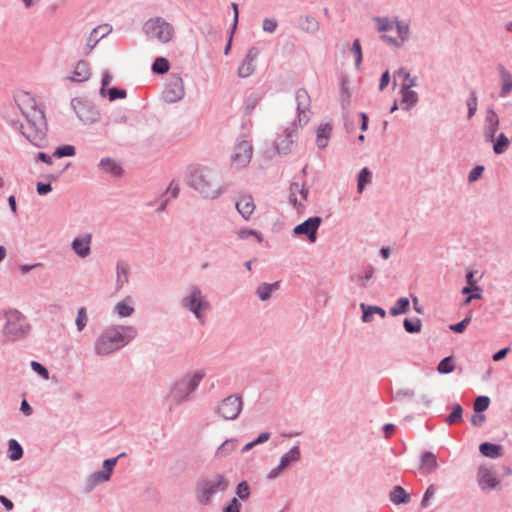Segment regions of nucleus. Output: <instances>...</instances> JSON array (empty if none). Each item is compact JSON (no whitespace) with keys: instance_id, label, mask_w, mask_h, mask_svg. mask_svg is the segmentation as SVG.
Here are the masks:
<instances>
[{"instance_id":"c85d7f7f","label":"nucleus","mask_w":512,"mask_h":512,"mask_svg":"<svg viewBox=\"0 0 512 512\" xmlns=\"http://www.w3.org/2000/svg\"><path fill=\"white\" fill-rule=\"evenodd\" d=\"M424 473H432L437 468V457L430 451L421 454L420 467Z\"/></svg>"},{"instance_id":"ea45409f","label":"nucleus","mask_w":512,"mask_h":512,"mask_svg":"<svg viewBox=\"0 0 512 512\" xmlns=\"http://www.w3.org/2000/svg\"><path fill=\"white\" fill-rule=\"evenodd\" d=\"M404 329L407 333L414 334L419 333L422 328V322L419 318H406L403 321Z\"/></svg>"},{"instance_id":"412c9836","label":"nucleus","mask_w":512,"mask_h":512,"mask_svg":"<svg viewBox=\"0 0 512 512\" xmlns=\"http://www.w3.org/2000/svg\"><path fill=\"white\" fill-rule=\"evenodd\" d=\"M91 236L87 234L85 237H77L75 238L72 243L71 247L73 251L81 258H85L90 254L91 248Z\"/></svg>"},{"instance_id":"9d476101","label":"nucleus","mask_w":512,"mask_h":512,"mask_svg":"<svg viewBox=\"0 0 512 512\" xmlns=\"http://www.w3.org/2000/svg\"><path fill=\"white\" fill-rule=\"evenodd\" d=\"M242 409V397L236 394H232L219 402L216 408V413L224 420H235L240 415Z\"/></svg>"},{"instance_id":"f257e3e1","label":"nucleus","mask_w":512,"mask_h":512,"mask_svg":"<svg viewBox=\"0 0 512 512\" xmlns=\"http://www.w3.org/2000/svg\"><path fill=\"white\" fill-rule=\"evenodd\" d=\"M186 184L197 191L202 198L214 200L219 198L228 188L216 169L192 165L186 171Z\"/></svg>"},{"instance_id":"bb28decb","label":"nucleus","mask_w":512,"mask_h":512,"mask_svg":"<svg viewBox=\"0 0 512 512\" xmlns=\"http://www.w3.org/2000/svg\"><path fill=\"white\" fill-rule=\"evenodd\" d=\"M390 501L395 505L407 504L410 502L411 497L410 494L406 492V490L400 486H394L389 493Z\"/></svg>"},{"instance_id":"2f4dec72","label":"nucleus","mask_w":512,"mask_h":512,"mask_svg":"<svg viewBox=\"0 0 512 512\" xmlns=\"http://www.w3.org/2000/svg\"><path fill=\"white\" fill-rule=\"evenodd\" d=\"M110 476L102 470L92 473L86 481V491H92L97 485L110 480Z\"/></svg>"},{"instance_id":"e2e57ef3","label":"nucleus","mask_w":512,"mask_h":512,"mask_svg":"<svg viewBox=\"0 0 512 512\" xmlns=\"http://www.w3.org/2000/svg\"><path fill=\"white\" fill-rule=\"evenodd\" d=\"M414 395H415V392L413 389L404 388V389H399L393 396V399L395 401H401L403 398H412Z\"/></svg>"},{"instance_id":"2eb2a0df","label":"nucleus","mask_w":512,"mask_h":512,"mask_svg":"<svg viewBox=\"0 0 512 512\" xmlns=\"http://www.w3.org/2000/svg\"><path fill=\"white\" fill-rule=\"evenodd\" d=\"M322 223V218L313 216L294 227L293 232L296 235H305L312 243L316 241L317 231Z\"/></svg>"},{"instance_id":"9b49d317","label":"nucleus","mask_w":512,"mask_h":512,"mask_svg":"<svg viewBox=\"0 0 512 512\" xmlns=\"http://www.w3.org/2000/svg\"><path fill=\"white\" fill-rule=\"evenodd\" d=\"M185 95L184 83L181 76L172 74L168 79L162 98L166 103H175L181 100Z\"/></svg>"},{"instance_id":"4d7b16f0","label":"nucleus","mask_w":512,"mask_h":512,"mask_svg":"<svg viewBox=\"0 0 512 512\" xmlns=\"http://www.w3.org/2000/svg\"><path fill=\"white\" fill-rule=\"evenodd\" d=\"M123 456H125V453H121L115 458L105 459L103 461V470L102 471L106 472L107 475H109L111 477L112 470L115 467V465L117 464L118 459Z\"/></svg>"},{"instance_id":"c03bdc74","label":"nucleus","mask_w":512,"mask_h":512,"mask_svg":"<svg viewBox=\"0 0 512 512\" xmlns=\"http://www.w3.org/2000/svg\"><path fill=\"white\" fill-rule=\"evenodd\" d=\"M466 105L468 109L467 118L471 119L475 115L478 106V98L475 90L470 92V97L467 99Z\"/></svg>"},{"instance_id":"1a4fd4ad","label":"nucleus","mask_w":512,"mask_h":512,"mask_svg":"<svg viewBox=\"0 0 512 512\" xmlns=\"http://www.w3.org/2000/svg\"><path fill=\"white\" fill-rule=\"evenodd\" d=\"M71 106L79 120L85 125H91L99 121L100 111L94 103L81 98H73Z\"/></svg>"},{"instance_id":"39448f33","label":"nucleus","mask_w":512,"mask_h":512,"mask_svg":"<svg viewBox=\"0 0 512 512\" xmlns=\"http://www.w3.org/2000/svg\"><path fill=\"white\" fill-rule=\"evenodd\" d=\"M4 316L6 318V322L3 327V334L7 341H20L28 336L31 330V325L29 324L26 316L16 309L6 310Z\"/></svg>"},{"instance_id":"7ed1b4c3","label":"nucleus","mask_w":512,"mask_h":512,"mask_svg":"<svg viewBox=\"0 0 512 512\" xmlns=\"http://www.w3.org/2000/svg\"><path fill=\"white\" fill-rule=\"evenodd\" d=\"M137 336V329L130 325H111L103 329L94 343L98 356H107L121 350Z\"/></svg>"},{"instance_id":"72a5a7b5","label":"nucleus","mask_w":512,"mask_h":512,"mask_svg":"<svg viewBox=\"0 0 512 512\" xmlns=\"http://www.w3.org/2000/svg\"><path fill=\"white\" fill-rule=\"evenodd\" d=\"M129 302H131V299L128 297L115 305L114 311L120 318L129 317L134 313V307Z\"/></svg>"},{"instance_id":"423d86ee","label":"nucleus","mask_w":512,"mask_h":512,"mask_svg":"<svg viewBox=\"0 0 512 512\" xmlns=\"http://www.w3.org/2000/svg\"><path fill=\"white\" fill-rule=\"evenodd\" d=\"M229 486L228 480L221 474H214L198 481L195 488V497L199 504L209 505L215 494L224 492Z\"/></svg>"},{"instance_id":"393cba45","label":"nucleus","mask_w":512,"mask_h":512,"mask_svg":"<svg viewBox=\"0 0 512 512\" xmlns=\"http://www.w3.org/2000/svg\"><path fill=\"white\" fill-rule=\"evenodd\" d=\"M360 308L362 310V321L364 323H370L373 321V315L378 314L381 318L386 316V311L380 306L367 305L365 303H360Z\"/></svg>"},{"instance_id":"7c9ffc66","label":"nucleus","mask_w":512,"mask_h":512,"mask_svg":"<svg viewBox=\"0 0 512 512\" xmlns=\"http://www.w3.org/2000/svg\"><path fill=\"white\" fill-rule=\"evenodd\" d=\"M279 287H280L279 281H276L274 283H261L257 287L255 293L261 301H267L270 299L272 292L278 290Z\"/></svg>"},{"instance_id":"c9c22d12","label":"nucleus","mask_w":512,"mask_h":512,"mask_svg":"<svg viewBox=\"0 0 512 512\" xmlns=\"http://www.w3.org/2000/svg\"><path fill=\"white\" fill-rule=\"evenodd\" d=\"M371 180H372L371 171L367 167L362 168L357 175V190H358V192L362 193L365 189V186L367 184H369L371 182Z\"/></svg>"},{"instance_id":"473e14b6","label":"nucleus","mask_w":512,"mask_h":512,"mask_svg":"<svg viewBox=\"0 0 512 512\" xmlns=\"http://www.w3.org/2000/svg\"><path fill=\"white\" fill-rule=\"evenodd\" d=\"M490 142L493 143V151L497 155L503 154L511 143L504 133H500L497 137L495 136L494 141Z\"/></svg>"},{"instance_id":"f03ea898","label":"nucleus","mask_w":512,"mask_h":512,"mask_svg":"<svg viewBox=\"0 0 512 512\" xmlns=\"http://www.w3.org/2000/svg\"><path fill=\"white\" fill-rule=\"evenodd\" d=\"M21 111L27 120V125L16 120L7 121L8 124L18 130L33 146L47 147V122L44 111L36 105L31 106L29 110L21 109Z\"/></svg>"},{"instance_id":"ddd939ff","label":"nucleus","mask_w":512,"mask_h":512,"mask_svg":"<svg viewBox=\"0 0 512 512\" xmlns=\"http://www.w3.org/2000/svg\"><path fill=\"white\" fill-rule=\"evenodd\" d=\"M253 148L252 145L246 141L238 142L234 147V153L231 156L232 165L236 168H243L247 166L252 158Z\"/></svg>"},{"instance_id":"a18cd8bd","label":"nucleus","mask_w":512,"mask_h":512,"mask_svg":"<svg viewBox=\"0 0 512 512\" xmlns=\"http://www.w3.org/2000/svg\"><path fill=\"white\" fill-rule=\"evenodd\" d=\"M255 68L256 66L254 63L243 60L238 67V76L241 78H247L254 73Z\"/></svg>"},{"instance_id":"f3484780","label":"nucleus","mask_w":512,"mask_h":512,"mask_svg":"<svg viewBox=\"0 0 512 512\" xmlns=\"http://www.w3.org/2000/svg\"><path fill=\"white\" fill-rule=\"evenodd\" d=\"M297 124L294 121L290 127L285 129V134L281 140L276 144L279 155H288L293 148L296 139Z\"/></svg>"},{"instance_id":"8fccbe9b","label":"nucleus","mask_w":512,"mask_h":512,"mask_svg":"<svg viewBox=\"0 0 512 512\" xmlns=\"http://www.w3.org/2000/svg\"><path fill=\"white\" fill-rule=\"evenodd\" d=\"M87 322H88L87 310L85 307H81L78 309L77 317L75 320L77 330L79 332H81L86 327Z\"/></svg>"},{"instance_id":"052dcab7","label":"nucleus","mask_w":512,"mask_h":512,"mask_svg":"<svg viewBox=\"0 0 512 512\" xmlns=\"http://www.w3.org/2000/svg\"><path fill=\"white\" fill-rule=\"evenodd\" d=\"M435 492H436V487L434 485H430L423 497H422V500H421V507L422 508H427L429 506V500L435 495Z\"/></svg>"},{"instance_id":"4be33fe9","label":"nucleus","mask_w":512,"mask_h":512,"mask_svg":"<svg viewBox=\"0 0 512 512\" xmlns=\"http://www.w3.org/2000/svg\"><path fill=\"white\" fill-rule=\"evenodd\" d=\"M90 75L91 73L88 62L79 60L76 63L69 80L73 82H84L89 79Z\"/></svg>"},{"instance_id":"c756f323","label":"nucleus","mask_w":512,"mask_h":512,"mask_svg":"<svg viewBox=\"0 0 512 512\" xmlns=\"http://www.w3.org/2000/svg\"><path fill=\"white\" fill-rule=\"evenodd\" d=\"M401 104L402 109L405 111H409L412 107H414L418 102V94L416 91L412 89H402L401 88Z\"/></svg>"},{"instance_id":"09e8293b","label":"nucleus","mask_w":512,"mask_h":512,"mask_svg":"<svg viewBox=\"0 0 512 512\" xmlns=\"http://www.w3.org/2000/svg\"><path fill=\"white\" fill-rule=\"evenodd\" d=\"M490 405V398L488 396H478L474 401V411L481 414L488 409Z\"/></svg>"},{"instance_id":"bf43d9fd","label":"nucleus","mask_w":512,"mask_h":512,"mask_svg":"<svg viewBox=\"0 0 512 512\" xmlns=\"http://www.w3.org/2000/svg\"><path fill=\"white\" fill-rule=\"evenodd\" d=\"M250 236H254L256 237L257 241L258 242H261L262 241V236L259 232H257L256 230H252V229H241L238 231V237L240 239H248Z\"/></svg>"},{"instance_id":"b1692460","label":"nucleus","mask_w":512,"mask_h":512,"mask_svg":"<svg viewBox=\"0 0 512 512\" xmlns=\"http://www.w3.org/2000/svg\"><path fill=\"white\" fill-rule=\"evenodd\" d=\"M301 459V451L298 445L293 446L288 452L284 453L279 461L281 468L286 470L290 465L298 462Z\"/></svg>"},{"instance_id":"13d9d810","label":"nucleus","mask_w":512,"mask_h":512,"mask_svg":"<svg viewBox=\"0 0 512 512\" xmlns=\"http://www.w3.org/2000/svg\"><path fill=\"white\" fill-rule=\"evenodd\" d=\"M375 21L377 22L378 24V30L380 32H386V31H390L393 29L394 27V23L389 20L388 18H384V17H377L375 19Z\"/></svg>"},{"instance_id":"603ef678","label":"nucleus","mask_w":512,"mask_h":512,"mask_svg":"<svg viewBox=\"0 0 512 512\" xmlns=\"http://www.w3.org/2000/svg\"><path fill=\"white\" fill-rule=\"evenodd\" d=\"M351 51L355 57V66L359 69L363 59L362 47L359 39L354 40Z\"/></svg>"},{"instance_id":"774afa93","label":"nucleus","mask_w":512,"mask_h":512,"mask_svg":"<svg viewBox=\"0 0 512 512\" xmlns=\"http://www.w3.org/2000/svg\"><path fill=\"white\" fill-rule=\"evenodd\" d=\"M241 507V503L234 497L230 503L223 508V512H241Z\"/></svg>"},{"instance_id":"f704fd0d","label":"nucleus","mask_w":512,"mask_h":512,"mask_svg":"<svg viewBox=\"0 0 512 512\" xmlns=\"http://www.w3.org/2000/svg\"><path fill=\"white\" fill-rule=\"evenodd\" d=\"M8 457L12 461H17L23 457V448L15 439L8 442Z\"/></svg>"},{"instance_id":"79ce46f5","label":"nucleus","mask_w":512,"mask_h":512,"mask_svg":"<svg viewBox=\"0 0 512 512\" xmlns=\"http://www.w3.org/2000/svg\"><path fill=\"white\" fill-rule=\"evenodd\" d=\"M463 408L459 403L453 405L452 412L446 417V423L453 425L462 420Z\"/></svg>"},{"instance_id":"864d4df0","label":"nucleus","mask_w":512,"mask_h":512,"mask_svg":"<svg viewBox=\"0 0 512 512\" xmlns=\"http://www.w3.org/2000/svg\"><path fill=\"white\" fill-rule=\"evenodd\" d=\"M397 39L401 41V45L407 40L409 35V27L403 22H396Z\"/></svg>"},{"instance_id":"e433bc0d","label":"nucleus","mask_w":512,"mask_h":512,"mask_svg":"<svg viewBox=\"0 0 512 512\" xmlns=\"http://www.w3.org/2000/svg\"><path fill=\"white\" fill-rule=\"evenodd\" d=\"M237 445V440L234 438L225 440L217 449L216 456L217 457H226L235 450Z\"/></svg>"},{"instance_id":"338daca9","label":"nucleus","mask_w":512,"mask_h":512,"mask_svg":"<svg viewBox=\"0 0 512 512\" xmlns=\"http://www.w3.org/2000/svg\"><path fill=\"white\" fill-rule=\"evenodd\" d=\"M31 368L33 371H35L37 374L42 376L43 378L47 379L49 377V372L46 367H44L41 363L37 361H31Z\"/></svg>"},{"instance_id":"0e129e2a","label":"nucleus","mask_w":512,"mask_h":512,"mask_svg":"<svg viewBox=\"0 0 512 512\" xmlns=\"http://www.w3.org/2000/svg\"><path fill=\"white\" fill-rule=\"evenodd\" d=\"M484 166L477 165L475 166L468 174V181L470 183H473L477 181L483 174Z\"/></svg>"},{"instance_id":"a19ab883","label":"nucleus","mask_w":512,"mask_h":512,"mask_svg":"<svg viewBox=\"0 0 512 512\" xmlns=\"http://www.w3.org/2000/svg\"><path fill=\"white\" fill-rule=\"evenodd\" d=\"M454 370H455V365H454L452 356H447V357L443 358L437 366V371L439 374H449V373L453 372Z\"/></svg>"},{"instance_id":"a878e982","label":"nucleus","mask_w":512,"mask_h":512,"mask_svg":"<svg viewBox=\"0 0 512 512\" xmlns=\"http://www.w3.org/2000/svg\"><path fill=\"white\" fill-rule=\"evenodd\" d=\"M480 453L491 459L500 458L503 455L502 446L495 443L483 442L479 446Z\"/></svg>"},{"instance_id":"6e6d98bb","label":"nucleus","mask_w":512,"mask_h":512,"mask_svg":"<svg viewBox=\"0 0 512 512\" xmlns=\"http://www.w3.org/2000/svg\"><path fill=\"white\" fill-rule=\"evenodd\" d=\"M109 100L115 101L117 99H124L127 96V92L124 89L118 88V87H111L108 90H106Z\"/></svg>"},{"instance_id":"69168bd1","label":"nucleus","mask_w":512,"mask_h":512,"mask_svg":"<svg viewBox=\"0 0 512 512\" xmlns=\"http://www.w3.org/2000/svg\"><path fill=\"white\" fill-rule=\"evenodd\" d=\"M111 121L114 124H126L128 122V116L124 111H116L111 115Z\"/></svg>"},{"instance_id":"aec40b11","label":"nucleus","mask_w":512,"mask_h":512,"mask_svg":"<svg viewBox=\"0 0 512 512\" xmlns=\"http://www.w3.org/2000/svg\"><path fill=\"white\" fill-rule=\"evenodd\" d=\"M235 207L241 216L248 220L255 210L254 200L252 196L245 195L236 202Z\"/></svg>"},{"instance_id":"20e7f679","label":"nucleus","mask_w":512,"mask_h":512,"mask_svg":"<svg viewBox=\"0 0 512 512\" xmlns=\"http://www.w3.org/2000/svg\"><path fill=\"white\" fill-rule=\"evenodd\" d=\"M205 375L203 370L186 373L173 383L169 398L176 404L190 401L191 394L197 390Z\"/></svg>"},{"instance_id":"3c124183","label":"nucleus","mask_w":512,"mask_h":512,"mask_svg":"<svg viewBox=\"0 0 512 512\" xmlns=\"http://www.w3.org/2000/svg\"><path fill=\"white\" fill-rule=\"evenodd\" d=\"M373 275H374V268L372 266H368L365 270L364 275L353 276L352 279L353 280L355 279L359 286L366 288L367 281H369L373 277Z\"/></svg>"},{"instance_id":"6ab92c4d","label":"nucleus","mask_w":512,"mask_h":512,"mask_svg":"<svg viewBox=\"0 0 512 512\" xmlns=\"http://www.w3.org/2000/svg\"><path fill=\"white\" fill-rule=\"evenodd\" d=\"M130 277V266L125 261H118L116 264L115 290L120 291L128 282Z\"/></svg>"},{"instance_id":"4468645a","label":"nucleus","mask_w":512,"mask_h":512,"mask_svg":"<svg viewBox=\"0 0 512 512\" xmlns=\"http://www.w3.org/2000/svg\"><path fill=\"white\" fill-rule=\"evenodd\" d=\"M477 482L482 491H491L499 485L500 480L491 466L480 465L477 471Z\"/></svg>"},{"instance_id":"5fc2aeb1","label":"nucleus","mask_w":512,"mask_h":512,"mask_svg":"<svg viewBox=\"0 0 512 512\" xmlns=\"http://www.w3.org/2000/svg\"><path fill=\"white\" fill-rule=\"evenodd\" d=\"M236 495L241 500H247L250 496V487L247 481H241L236 488Z\"/></svg>"},{"instance_id":"5701e85b","label":"nucleus","mask_w":512,"mask_h":512,"mask_svg":"<svg viewBox=\"0 0 512 512\" xmlns=\"http://www.w3.org/2000/svg\"><path fill=\"white\" fill-rule=\"evenodd\" d=\"M99 169L114 177H120L123 174L122 167L112 158H102L98 164Z\"/></svg>"},{"instance_id":"6e6552de","label":"nucleus","mask_w":512,"mask_h":512,"mask_svg":"<svg viewBox=\"0 0 512 512\" xmlns=\"http://www.w3.org/2000/svg\"><path fill=\"white\" fill-rule=\"evenodd\" d=\"M180 304L199 320L203 318V310L210 308L209 302L197 285H191L187 288L186 295L182 297Z\"/></svg>"},{"instance_id":"a211bd4d","label":"nucleus","mask_w":512,"mask_h":512,"mask_svg":"<svg viewBox=\"0 0 512 512\" xmlns=\"http://www.w3.org/2000/svg\"><path fill=\"white\" fill-rule=\"evenodd\" d=\"M112 31V27L109 24H102L95 27L91 32L89 37L87 38V42L84 48V54L89 55L97 43L110 34Z\"/></svg>"},{"instance_id":"f8f14e48","label":"nucleus","mask_w":512,"mask_h":512,"mask_svg":"<svg viewBox=\"0 0 512 512\" xmlns=\"http://www.w3.org/2000/svg\"><path fill=\"white\" fill-rule=\"evenodd\" d=\"M295 100L297 104V123L302 127L310 120L311 99L308 92L300 88L296 91Z\"/></svg>"},{"instance_id":"49530a36","label":"nucleus","mask_w":512,"mask_h":512,"mask_svg":"<svg viewBox=\"0 0 512 512\" xmlns=\"http://www.w3.org/2000/svg\"><path fill=\"white\" fill-rule=\"evenodd\" d=\"M502 78H503V84H502V88H501V92H500V96L501 97H505L507 96L511 90H512V76L510 73H508L507 71H505L504 69L502 70Z\"/></svg>"},{"instance_id":"0eeeda50","label":"nucleus","mask_w":512,"mask_h":512,"mask_svg":"<svg viewBox=\"0 0 512 512\" xmlns=\"http://www.w3.org/2000/svg\"><path fill=\"white\" fill-rule=\"evenodd\" d=\"M143 32L148 39L162 44L170 42L174 36V27L162 17L148 19L143 25Z\"/></svg>"},{"instance_id":"4c0bfd02","label":"nucleus","mask_w":512,"mask_h":512,"mask_svg":"<svg viewBox=\"0 0 512 512\" xmlns=\"http://www.w3.org/2000/svg\"><path fill=\"white\" fill-rule=\"evenodd\" d=\"M410 305V301L407 297L399 298L394 306L390 308V314L392 316H397L400 314H404L408 311Z\"/></svg>"},{"instance_id":"680f3d73","label":"nucleus","mask_w":512,"mask_h":512,"mask_svg":"<svg viewBox=\"0 0 512 512\" xmlns=\"http://www.w3.org/2000/svg\"><path fill=\"white\" fill-rule=\"evenodd\" d=\"M278 27V22L274 18H265L263 20L262 28L263 31L273 33Z\"/></svg>"},{"instance_id":"de8ad7c7","label":"nucleus","mask_w":512,"mask_h":512,"mask_svg":"<svg viewBox=\"0 0 512 512\" xmlns=\"http://www.w3.org/2000/svg\"><path fill=\"white\" fill-rule=\"evenodd\" d=\"M76 154V149L72 145H63L55 149L53 156L56 158L71 157Z\"/></svg>"},{"instance_id":"58836bf2","label":"nucleus","mask_w":512,"mask_h":512,"mask_svg":"<svg viewBox=\"0 0 512 512\" xmlns=\"http://www.w3.org/2000/svg\"><path fill=\"white\" fill-rule=\"evenodd\" d=\"M301 29L307 33L314 34L319 30V23L313 16L303 17L300 23Z\"/></svg>"},{"instance_id":"dca6fc26","label":"nucleus","mask_w":512,"mask_h":512,"mask_svg":"<svg viewBox=\"0 0 512 512\" xmlns=\"http://www.w3.org/2000/svg\"><path fill=\"white\" fill-rule=\"evenodd\" d=\"M499 124L500 120L494 109H487L483 125V136L487 143L494 141V137L499 129Z\"/></svg>"},{"instance_id":"37998d69","label":"nucleus","mask_w":512,"mask_h":512,"mask_svg":"<svg viewBox=\"0 0 512 512\" xmlns=\"http://www.w3.org/2000/svg\"><path fill=\"white\" fill-rule=\"evenodd\" d=\"M169 68V61L163 57L156 58L152 64V71L156 74H164L168 72Z\"/></svg>"},{"instance_id":"cd10ccee","label":"nucleus","mask_w":512,"mask_h":512,"mask_svg":"<svg viewBox=\"0 0 512 512\" xmlns=\"http://www.w3.org/2000/svg\"><path fill=\"white\" fill-rule=\"evenodd\" d=\"M331 132L332 126L329 123H322L319 125L316 134V143L319 149L327 147Z\"/></svg>"}]
</instances>
